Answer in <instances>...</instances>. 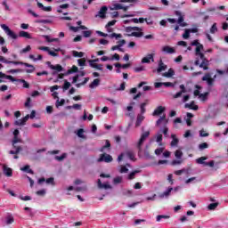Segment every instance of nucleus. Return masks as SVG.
Masks as SVG:
<instances>
[{
    "mask_svg": "<svg viewBox=\"0 0 228 228\" xmlns=\"http://www.w3.org/2000/svg\"><path fill=\"white\" fill-rule=\"evenodd\" d=\"M0 61H2V63H6L7 65H10V64L24 65L25 67L28 68V69L25 70L27 72V74H32V72H35V66H33V64H29L28 62H22V61H8L4 56H0Z\"/></svg>",
    "mask_w": 228,
    "mask_h": 228,
    "instance_id": "1",
    "label": "nucleus"
},
{
    "mask_svg": "<svg viewBox=\"0 0 228 228\" xmlns=\"http://www.w3.org/2000/svg\"><path fill=\"white\" fill-rule=\"evenodd\" d=\"M17 143H22V139L19 137H13L12 141V149L9 151V154H19L22 151V146L17 145Z\"/></svg>",
    "mask_w": 228,
    "mask_h": 228,
    "instance_id": "2",
    "label": "nucleus"
},
{
    "mask_svg": "<svg viewBox=\"0 0 228 228\" xmlns=\"http://www.w3.org/2000/svg\"><path fill=\"white\" fill-rule=\"evenodd\" d=\"M201 60V63L200 61ZM196 59V61H194V65H196V67H199L200 69H202L203 70H208L209 69V61L208 59H206V55L203 56V58H200Z\"/></svg>",
    "mask_w": 228,
    "mask_h": 228,
    "instance_id": "3",
    "label": "nucleus"
},
{
    "mask_svg": "<svg viewBox=\"0 0 228 228\" xmlns=\"http://www.w3.org/2000/svg\"><path fill=\"white\" fill-rule=\"evenodd\" d=\"M206 159H208V157H200L196 159V163H198L199 165H204L205 167H210L211 168H213V167H215V160L206 162Z\"/></svg>",
    "mask_w": 228,
    "mask_h": 228,
    "instance_id": "4",
    "label": "nucleus"
},
{
    "mask_svg": "<svg viewBox=\"0 0 228 228\" xmlns=\"http://www.w3.org/2000/svg\"><path fill=\"white\" fill-rule=\"evenodd\" d=\"M124 156L128 157L131 161H136V159L134 158V152L131 151H127L125 153H121L118 155V161L120 163V161H122L124 159Z\"/></svg>",
    "mask_w": 228,
    "mask_h": 228,
    "instance_id": "5",
    "label": "nucleus"
},
{
    "mask_svg": "<svg viewBox=\"0 0 228 228\" xmlns=\"http://www.w3.org/2000/svg\"><path fill=\"white\" fill-rule=\"evenodd\" d=\"M1 28H2V29H4V31L6 33V35L8 37L12 38V40H17V34H15V32H13L12 29H10L9 26H6L5 24H2Z\"/></svg>",
    "mask_w": 228,
    "mask_h": 228,
    "instance_id": "6",
    "label": "nucleus"
},
{
    "mask_svg": "<svg viewBox=\"0 0 228 228\" xmlns=\"http://www.w3.org/2000/svg\"><path fill=\"white\" fill-rule=\"evenodd\" d=\"M102 161H104V163H111V161H113V157L108 153H103L98 159V163H102Z\"/></svg>",
    "mask_w": 228,
    "mask_h": 228,
    "instance_id": "7",
    "label": "nucleus"
},
{
    "mask_svg": "<svg viewBox=\"0 0 228 228\" xmlns=\"http://www.w3.org/2000/svg\"><path fill=\"white\" fill-rule=\"evenodd\" d=\"M3 79H9V81H12V83H15L16 81H19V79H16L12 75H6L3 72H0V83H4V80Z\"/></svg>",
    "mask_w": 228,
    "mask_h": 228,
    "instance_id": "8",
    "label": "nucleus"
},
{
    "mask_svg": "<svg viewBox=\"0 0 228 228\" xmlns=\"http://www.w3.org/2000/svg\"><path fill=\"white\" fill-rule=\"evenodd\" d=\"M202 81H207V84L208 85V86H213V85L215 83V78L211 77V74L207 73L202 77Z\"/></svg>",
    "mask_w": 228,
    "mask_h": 228,
    "instance_id": "9",
    "label": "nucleus"
},
{
    "mask_svg": "<svg viewBox=\"0 0 228 228\" xmlns=\"http://www.w3.org/2000/svg\"><path fill=\"white\" fill-rule=\"evenodd\" d=\"M179 88L181 91L174 94L173 99H179V97H181L183 94H186V86H184V85H180Z\"/></svg>",
    "mask_w": 228,
    "mask_h": 228,
    "instance_id": "10",
    "label": "nucleus"
},
{
    "mask_svg": "<svg viewBox=\"0 0 228 228\" xmlns=\"http://www.w3.org/2000/svg\"><path fill=\"white\" fill-rule=\"evenodd\" d=\"M162 53H165L166 54H174L175 53V48L165 45L162 47Z\"/></svg>",
    "mask_w": 228,
    "mask_h": 228,
    "instance_id": "11",
    "label": "nucleus"
},
{
    "mask_svg": "<svg viewBox=\"0 0 228 228\" xmlns=\"http://www.w3.org/2000/svg\"><path fill=\"white\" fill-rule=\"evenodd\" d=\"M47 65H49V67L52 70H56V72L63 71V67L60 64L53 65V64H51V61H48Z\"/></svg>",
    "mask_w": 228,
    "mask_h": 228,
    "instance_id": "12",
    "label": "nucleus"
},
{
    "mask_svg": "<svg viewBox=\"0 0 228 228\" xmlns=\"http://www.w3.org/2000/svg\"><path fill=\"white\" fill-rule=\"evenodd\" d=\"M151 61L154 62V53H149L142 59V63H151Z\"/></svg>",
    "mask_w": 228,
    "mask_h": 228,
    "instance_id": "13",
    "label": "nucleus"
},
{
    "mask_svg": "<svg viewBox=\"0 0 228 228\" xmlns=\"http://www.w3.org/2000/svg\"><path fill=\"white\" fill-rule=\"evenodd\" d=\"M202 49H204V45L202 44L199 45L198 46H196L195 49V55L199 56L200 58H204V53H202L200 51H202Z\"/></svg>",
    "mask_w": 228,
    "mask_h": 228,
    "instance_id": "14",
    "label": "nucleus"
},
{
    "mask_svg": "<svg viewBox=\"0 0 228 228\" xmlns=\"http://www.w3.org/2000/svg\"><path fill=\"white\" fill-rule=\"evenodd\" d=\"M130 5H124L122 4H115L113 10H123L124 12H127L129 10Z\"/></svg>",
    "mask_w": 228,
    "mask_h": 228,
    "instance_id": "15",
    "label": "nucleus"
},
{
    "mask_svg": "<svg viewBox=\"0 0 228 228\" xmlns=\"http://www.w3.org/2000/svg\"><path fill=\"white\" fill-rule=\"evenodd\" d=\"M107 12H108V7L106 5L102 6L98 12L99 17L101 19H106Z\"/></svg>",
    "mask_w": 228,
    "mask_h": 228,
    "instance_id": "16",
    "label": "nucleus"
},
{
    "mask_svg": "<svg viewBox=\"0 0 228 228\" xmlns=\"http://www.w3.org/2000/svg\"><path fill=\"white\" fill-rule=\"evenodd\" d=\"M165 110L166 109L163 106L157 107L152 113L153 117H158L159 115H161V113H163L165 111Z\"/></svg>",
    "mask_w": 228,
    "mask_h": 228,
    "instance_id": "17",
    "label": "nucleus"
},
{
    "mask_svg": "<svg viewBox=\"0 0 228 228\" xmlns=\"http://www.w3.org/2000/svg\"><path fill=\"white\" fill-rule=\"evenodd\" d=\"M173 191H174V188L168 187V189L166 191L159 195V199H165V197H169L170 193H172Z\"/></svg>",
    "mask_w": 228,
    "mask_h": 228,
    "instance_id": "18",
    "label": "nucleus"
},
{
    "mask_svg": "<svg viewBox=\"0 0 228 228\" xmlns=\"http://www.w3.org/2000/svg\"><path fill=\"white\" fill-rule=\"evenodd\" d=\"M4 174L6 177H12L13 175V170L7 166H4Z\"/></svg>",
    "mask_w": 228,
    "mask_h": 228,
    "instance_id": "19",
    "label": "nucleus"
},
{
    "mask_svg": "<svg viewBox=\"0 0 228 228\" xmlns=\"http://www.w3.org/2000/svg\"><path fill=\"white\" fill-rule=\"evenodd\" d=\"M143 120H145V116L139 114L136 118L135 127H140V126H142V122H143Z\"/></svg>",
    "mask_w": 228,
    "mask_h": 228,
    "instance_id": "20",
    "label": "nucleus"
},
{
    "mask_svg": "<svg viewBox=\"0 0 228 228\" xmlns=\"http://www.w3.org/2000/svg\"><path fill=\"white\" fill-rule=\"evenodd\" d=\"M98 188H100L101 190H102V189L110 190V189H111V185H110L108 183H102L101 179H98Z\"/></svg>",
    "mask_w": 228,
    "mask_h": 228,
    "instance_id": "21",
    "label": "nucleus"
},
{
    "mask_svg": "<svg viewBox=\"0 0 228 228\" xmlns=\"http://www.w3.org/2000/svg\"><path fill=\"white\" fill-rule=\"evenodd\" d=\"M175 15H180V17L178 19V24H180V26H182V28L186 27L187 24L184 22V18H183V16H181V12L179 11H176Z\"/></svg>",
    "mask_w": 228,
    "mask_h": 228,
    "instance_id": "22",
    "label": "nucleus"
},
{
    "mask_svg": "<svg viewBox=\"0 0 228 228\" xmlns=\"http://www.w3.org/2000/svg\"><path fill=\"white\" fill-rule=\"evenodd\" d=\"M163 70H167V65H165V63H163V60H159V67L157 69V72H163Z\"/></svg>",
    "mask_w": 228,
    "mask_h": 228,
    "instance_id": "23",
    "label": "nucleus"
},
{
    "mask_svg": "<svg viewBox=\"0 0 228 228\" xmlns=\"http://www.w3.org/2000/svg\"><path fill=\"white\" fill-rule=\"evenodd\" d=\"M19 37H20L21 38H28V40H31V38H33L31 37V34L24 30L20 31Z\"/></svg>",
    "mask_w": 228,
    "mask_h": 228,
    "instance_id": "24",
    "label": "nucleus"
},
{
    "mask_svg": "<svg viewBox=\"0 0 228 228\" xmlns=\"http://www.w3.org/2000/svg\"><path fill=\"white\" fill-rule=\"evenodd\" d=\"M37 6L38 8H40V10H43V12H52L53 10V7L51 6H44V4L40 3V2H37Z\"/></svg>",
    "mask_w": 228,
    "mask_h": 228,
    "instance_id": "25",
    "label": "nucleus"
},
{
    "mask_svg": "<svg viewBox=\"0 0 228 228\" xmlns=\"http://www.w3.org/2000/svg\"><path fill=\"white\" fill-rule=\"evenodd\" d=\"M126 37H135L136 38H142V37H143V32H131L130 34H126Z\"/></svg>",
    "mask_w": 228,
    "mask_h": 228,
    "instance_id": "26",
    "label": "nucleus"
},
{
    "mask_svg": "<svg viewBox=\"0 0 228 228\" xmlns=\"http://www.w3.org/2000/svg\"><path fill=\"white\" fill-rule=\"evenodd\" d=\"M171 138L173 139L170 143L171 147H176V145L179 143V139H177L175 134H171Z\"/></svg>",
    "mask_w": 228,
    "mask_h": 228,
    "instance_id": "27",
    "label": "nucleus"
},
{
    "mask_svg": "<svg viewBox=\"0 0 228 228\" xmlns=\"http://www.w3.org/2000/svg\"><path fill=\"white\" fill-rule=\"evenodd\" d=\"M99 85H101V79L96 78L89 85V87L95 88V86H99Z\"/></svg>",
    "mask_w": 228,
    "mask_h": 228,
    "instance_id": "28",
    "label": "nucleus"
},
{
    "mask_svg": "<svg viewBox=\"0 0 228 228\" xmlns=\"http://www.w3.org/2000/svg\"><path fill=\"white\" fill-rule=\"evenodd\" d=\"M15 222V219L12 217V216H7L5 217V224L6 225H12Z\"/></svg>",
    "mask_w": 228,
    "mask_h": 228,
    "instance_id": "29",
    "label": "nucleus"
},
{
    "mask_svg": "<svg viewBox=\"0 0 228 228\" xmlns=\"http://www.w3.org/2000/svg\"><path fill=\"white\" fill-rule=\"evenodd\" d=\"M21 172H27L28 174H35L31 168H29V165H26L23 167H20Z\"/></svg>",
    "mask_w": 228,
    "mask_h": 228,
    "instance_id": "30",
    "label": "nucleus"
},
{
    "mask_svg": "<svg viewBox=\"0 0 228 228\" xmlns=\"http://www.w3.org/2000/svg\"><path fill=\"white\" fill-rule=\"evenodd\" d=\"M76 72H79V69L77 68V66L73 65L72 68L70 69L67 70V74H74Z\"/></svg>",
    "mask_w": 228,
    "mask_h": 228,
    "instance_id": "31",
    "label": "nucleus"
},
{
    "mask_svg": "<svg viewBox=\"0 0 228 228\" xmlns=\"http://www.w3.org/2000/svg\"><path fill=\"white\" fill-rule=\"evenodd\" d=\"M89 65L93 69H97V70H102V64H97L95 62H89Z\"/></svg>",
    "mask_w": 228,
    "mask_h": 228,
    "instance_id": "32",
    "label": "nucleus"
},
{
    "mask_svg": "<svg viewBox=\"0 0 228 228\" xmlns=\"http://www.w3.org/2000/svg\"><path fill=\"white\" fill-rule=\"evenodd\" d=\"M147 104H149V100H146L144 102L141 103L140 108H141L142 115H143V113H145V111H146L145 106H147Z\"/></svg>",
    "mask_w": 228,
    "mask_h": 228,
    "instance_id": "33",
    "label": "nucleus"
},
{
    "mask_svg": "<svg viewBox=\"0 0 228 228\" xmlns=\"http://www.w3.org/2000/svg\"><path fill=\"white\" fill-rule=\"evenodd\" d=\"M72 54L75 58H83V56H85V53L77 51H73Z\"/></svg>",
    "mask_w": 228,
    "mask_h": 228,
    "instance_id": "34",
    "label": "nucleus"
},
{
    "mask_svg": "<svg viewBox=\"0 0 228 228\" xmlns=\"http://www.w3.org/2000/svg\"><path fill=\"white\" fill-rule=\"evenodd\" d=\"M69 8V4H63L61 5H60L59 9H57L58 13H63L62 10H65Z\"/></svg>",
    "mask_w": 228,
    "mask_h": 228,
    "instance_id": "35",
    "label": "nucleus"
},
{
    "mask_svg": "<svg viewBox=\"0 0 228 228\" xmlns=\"http://www.w3.org/2000/svg\"><path fill=\"white\" fill-rule=\"evenodd\" d=\"M162 218H164L165 220H168V218H170V216L159 215L156 217V221L157 222H161Z\"/></svg>",
    "mask_w": 228,
    "mask_h": 228,
    "instance_id": "36",
    "label": "nucleus"
},
{
    "mask_svg": "<svg viewBox=\"0 0 228 228\" xmlns=\"http://www.w3.org/2000/svg\"><path fill=\"white\" fill-rule=\"evenodd\" d=\"M115 24H117V20H113L111 21H109L107 23V25L105 26L107 31H110V28H111V26H115Z\"/></svg>",
    "mask_w": 228,
    "mask_h": 228,
    "instance_id": "37",
    "label": "nucleus"
},
{
    "mask_svg": "<svg viewBox=\"0 0 228 228\" xmlns=\"http://www.w3.org/2000/svg\"><path fill=\"white\" fill-rule=\"evenodd\" d=\"M174 74H175V72L172 69H169L168 72L164 73V77H172V76H174Z\"/></svg>",
    "mask_w": 228,
    "mask_h": 228,
    "instance_id": "38",
    "label": "nucleus"
},
{
    "mask_svg": "<svg viewBox=\"0 0 228 228\" xmlns=\"http://www.w3.org/2000/svg\"><path fill=\"white\" fill-rule=\"evenodd\" d=\"M65 104V99H61L60 101V98H58L56 103H55V106L56 108H60V106H63Z\"/></svg>",
    "mask_w": 228,
    "mask_h": 228,
    "instance_id": "39",
    "label": "nucleus"
},
{
    "mask_svg": "<svg viewBox=\"0 0 228 228\" xmlns=\"http://www.w3.org/2000/svg\"><path fill=\"white\" fill-rule=\"evenodd\" d=\"M110 147H111V142H110L109 140H106L105 145L102 146V149H101V152H103L104 149H110Z\"/></svg>",
    "mask_w": 228,
    "mask_h": 228,
    "instance_id": "40",
    "label": "nucleus"
},
{
    "mask_svg": "<svg viewBox=\"0 0 228 228\" xmlns=\"http://www.w3.org/2000/svg\"><path fill=\"white\" fill-rule=\"evenodd\" d=\"M218 202L211 203L208 205V209H209V211H214L216 208H218Z\"/></svg>",
    "mask_w": 228,
    "mask_h": 228,
    "instance_id": "41",
    "label": "nucleus"
},
{
    "mask_svg": "<svg viewBox=\"0 0 228 228\" xmlns=\"http://www.w3.org/2000/svg\"><path fill=\"white\" fill-rule=\"evenodd\" d=\"M218 31V27H216V23H214L212 27L210 28V33L212 35H215Z\"/></svg>",
    "mask_w": 228,
    "mask_h": 228,
    "instance_id": "42",
    "label": "nucleus"
},
{
    "mask_svg": "<svg viewBox=\"0 0 228 228\" xmlns=\"http://www.w3.org/2000/svg\"><path fill=\"white\" fill-rule=\"evenodd\" d=\"M140 171L138 170H134L133 172H131L129 175H128V179L129 181H133V179H134V175H136V174H138Z\"/></svg>",
    "mask_w": 228,
    "mask_h": 228,
    "instance_id": "43",
    "label": "nucleus"
},
{
    "mask_svg": "<svg viewBox=\"0 0 228 228\" xmlns=\"http://www.w3.org/2000/svg\"><path fill=\"white\" fill-rule=\"evenodd\" d=\"M77 63L79 67H85L86 65V58L78 59Z\"/></svg>",
    "mask_w": 228,
    "mask_h": 228,
    "instance_id": "44",
    "label": "nucleus"
},
{
    "mask_svg": "<svg viewBox=\"0 0 228 228\" xmlns=\"http://www.w3.org/2000/svg\"><path fill=\"white\" fill-rule=\"evenodd\" d=\"M67 158V153H62L61 156H55L56 161H63Z\"/></svg>",
    "mask_w": 228,
    "mask_h": 228,
    "instance_id": "45",
    "label": "nucleus"
},
{
    "mask_svg": "<svg viewBox=\"0 0 228 228\" xmlns=\"http://www.w3.org/2000/svg\"><path fill=\"white\" fill-rule=\"evenodd\" d=\"M85 130L83 128H79L77 130V135L78 136V138H85Z\"/></svg>",
    "mask_w": 228,
    "mask_h": 228,
    "instance_id": "46",
    "label": "nucleus"
},
{
    "mask_svg": "<svg viewBox=\"0 0 228 228\" xmlns=\"http://www.w3.org/2000/svg\"><path fill=\"white\" fill-rule=\"evenodd\" d=\"M175 156L177 159H181L183 158V151H181V150H176Z\"/></svg>",
    "mask_w": 228,
    "mask_h": 228,
    "instance_id": "47",
    "label": "nucleus"
},
{
    "mask_svg": "<svg viewBox=\"0 0 228 228\" xmlns=\"http://www.w3.org/2000/svg\"><path fill=\"white\" fill-rule=\"evenodd\" d=\"M70 88V82L64 80V85L62 86V90H69Z\"/></svg>",
    "mask_w": 228,
    "mask_h": 228,
    "instance_id": "48",
    "label": "nucleus"
},
{
    "mask_svg": "<svg viewBox=\"0 0 228 228\" xmlns=\"http://www.w3.org/2000/svg\"><path fill=\"white\" fill-rule=\"evenodd\" d=\"M208 147H209V144H208V142H203L199 145V150L204 151V149H208Z\"/></svg>",
    "mask_w": 228,
    "mask_h": 228,
    "instance_id": "49",
    "label": "nucleus"
},
{
    "mask_svg": "<svg viewBox=\"0 0 228 228\" xmlns=\"http://www.w3.org/2000/svg\"><path fill=\"white\" fill-rule=\"evenodd\" d=\"M143 70H145V67L143 66H138L134 68V71L138 73V72H143Z\"/></svg>",
    "mask_w": 228,
    "mask_h": 228,
    "instance_id": "50",
    "label": "nucleus"
},
{
    "mask_svg": "<svg viewBox=\"0 0 228 228\" xmlns=\"http://www.w3.org/2000/svg\"><path fill=\"white\" fill-rule=\"evenodd\" d=\"M190 106H191L190 110H194V111H197V110H199V106L195 105V102L194 101L191 102Z\"/></svg>",
    "mask_w": 228,
    "mask_h": 228,
    "instance_id": "51",
    "label": "nucleus"
},
{
    "mask_svg": "<svg viewBox=\"0 0 228 228\" xmlns=\"http://www.w3.org/2000/svg\"><path fill=\"white\" fill-rule=\"evenodd\" d=\"M183 38H184V40H188V38H190V30L188 28L185 29L184 33L183 34Z\"/></svg>",
    "mask_w": 228,
    "mask_h": 228,
    "instance_id": "52",
    "label": "nucleus"
},
{
    "mask_svg": "<svg viewBox=\"0 0 228 228\" xmlns=\"http://www.w3.org/2000/svg\"><path fill=\"white\" fill-rule=\"evenodd\" d=\"M120 183H122V176H118L113 179L114 184H120Z\"/></svg>",
    "mask_w": 228,
    "mask_h": 228,
    "instance_id": "53",
    "label": "nucleus"
},
{
    "mask_svg": "<svg viewBox=\"0 0 228 228\" xmlns=\"http://www.w3.org/2000/svg\"><path fill=\"white\" fill-rule=\"evenodd\" d=\"M163 151H165L164 148H158L155 150V154L156 156H161V154H163Z\"/></svg>",
    "mask_w": 228,
    "mask_h": 228,
    "instance_id": "54",
    "label": "nucleus"
},
{
    "mask_svg": "<svg viewBox=\"0 0 228 228\" xmlns=\"http://www.w3.org/2000/svg\"><path fill=\"white\" fill-rule=\"evenodd\" d=\"M119 172L120 174H127V172H129V169L126 167V166H121Z\"/></svg>",
    "mask_w": 228,
    "mask_h": 228,
    "instance_id": "55",
    "label": "nucleus"
},
{
    "mask_svg": "<svg viewBox=\"0 0 228 228\" xmlns=\"http://www.w3.org/2000/svg\"><path fill=\"white\" fill-rule=\"evenodd\" d=\"M83 36L85 38H90V37H92V32L90 30L83 31Z\"/></svg>",
    "mask_w": 228,
    "mask_h": 228,
    "instance_id": "56",
    "label": "nucleus"
},
{
    "mask_svg": "<svg viewBox=\"0 0 228 228\" xmlns=\"http://www.w3.org/2000/svg\"><path fill=\"white\" fill-rule=\"evenodd\" d=\"M209 95V93H205V94H200V99H201V101H206L208 99V96Z\"/></svg>",
    "mask_w": 228,
    "mask_h": 228,
    "instance_id": "57",
    "label": "nucleus"
},
{
    "mask_svg": "<svg viewBox=\"0 0 228 228\" xmlns=\"http://www.w3.org/2000/svg\"><path fill=\"white\" fill-rule=\"evenodd\" d=\"M29 51H31V45H27L25 48H23L20 53H29Z\"/></svg>",
    "mask_w": 228,
    "mask_h": 228,
    "instance_id": "58",
    "label": "nucleus"
},
{
    "mask_svg": "<svg viewBox=\"0 0 228 228\" xmlns=\"http://www.w3.org/2000/svg\"><path fill=\"white\" fill-rule=\"evenodd\" d=\"M156 142H157V143H161V142H163V134H158Z\"/></svg>",
    "mask_w": 228,
    "mask_h": 228,
    "instance_id": "59",
    "label": "nucleus"
},
{
    "mask_svg": "<svg viewBox=\"0 0 228 228\" xmlns=\"http://www.w3.org/2000/svg\"><path fill=\"white\" fill-rule=\"evenodd\" d=\"M200 136H201L202 138H206L207 136H209V133H207L204 130L200 131Z\"/></svg>",
    "mask_w": 228,
    "mask_h": 228,
    "instance_id": "60",
    "label": "nucleus"
},
{
    "mask_svg": "<svg viewBox=\"0 0 228 228\" xmlns=\"http://www.w3.org/2000/svg\"><path fill=\"white\" fill-rule=\"evenodd\" d=\"M167 181H168V183H169L170 184H174V175L169 174V175H167Z\"/></svg>",
    "mask_w": 228,
    "mask_h": 228,
    "instance_id": "61",
    "label": "nucleus"
},
{
    "mask_svg": "<svg viewBox=\"0 0 228 228\" xmlns=\"http://www.w3.org/2000/svg\"><path fill=\"white\" fill-rule=\"evenodd\" d=\"M110 38H116V39L122 38V34L112 33L110 35Z\"/></svg>",
    "mask_w": 228,
    "mask_h": 228,
    "instance_id": "62",
    "label": "nucleus"
},
{
    "mask_svg": "<svg viewBox=\"0 0 228 228\" xmlns=\"http://www.w3.org/2000/svg\"><path fill=\"white\" fill-rule=\"evenodd\" d=\"M19 72H22V69H10V70L8 71L9 74H17V73H19Z\"/></svg>",
    "mask_w": 228,
    "mask_h": 228,
    "instance_id": "63",
    "label": "nucleus"
},
{
    "mask_svg": "<svg viewBox=\"0 0 228 228\" xmlns=\"http://www.w3.org/2000/svg\"><path fill=\"white\" fill-rule=\"evenodd\" d=\"M36 193H37V195L44 197V195H45V189H42L40 191H37Z\"/></svg>",
    "mask_w": 228,
    "mask_h": 228,
    "instance_id": "64",
    "label": "nucleus"
}]
</instances>
